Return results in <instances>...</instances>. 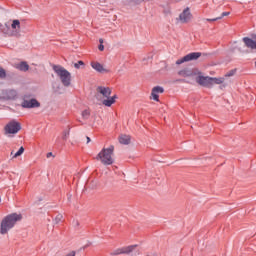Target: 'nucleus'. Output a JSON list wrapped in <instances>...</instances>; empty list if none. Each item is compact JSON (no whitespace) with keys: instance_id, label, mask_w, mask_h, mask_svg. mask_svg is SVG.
Listing matches in <instances>:
<instances>
[{"instance_id":"nucleus-1","label":"nucleus","mask_w":256,"mask_h":256,"mask_svg":"<svg viewBox=\"0 0 256 256\" xmlns=\"http://www.w3.org/2000/svg\"><path fill=\"white\" fill-rule=\"evenodd\" d=\"M23 216L21 214L12 213L4 217L0 224L1 235H7L11 229L15 227L18 221H21Z\"/></svg>"},{"instance_id":"nucleus-2","label":"nucleus","mask_w":256,"mask_h":256,"mask_svg":"<svg viewBox=\"0 0 256 256\" xmlns=\"http://www.w3.org/2000/svg\"><path fill=\"white\" fill-rule=\"evenodd\" d=\"M52 69L56 73L57 77H59L64 87L71 86V72H69V70L65 69L61 65H53Z\"/></svg>"},{"instance_id":"nucleus-3","label":"nucleus","mask_w":256,"mask_h":256,"mask_svg":"<svg viewBox=\"0 0 256 256\" xmlns=\"http://www.w3.org/2000/svg\"><path fill=\"white\" fill-rule=\"evenodd\" d=\"M115 147L110 146L109 148H103L96 156L97 161H101L102 165H113V151Z\"/></svg>"},{"instance_id":"nucleus-4","label":"nucleus","mask_w":256,"mask_h":256,"mask_svg":"<svg viewBox=\"0 0 256 256\" xmlns=\"http://www.w3.org/2000/svg\"><path fill=\"white\" fill-rule=\"evenodd\" d=\"M21 107L23 109H37V108L41 107V103H39V101H37V99L31 98V95L26 94L23 97Z\"/></svg>"},{"instance_id":"nucleus-5","label":"nucleus","mask_w":256,"mask_h":256,"mask_svg":"<svg viewBox=\"0 0 256 256\" xmlns=\"http://www.w3.org/2000/svg\"><path fill=\"white\" fill-rule=\"evenodd\" d=\"M19 98V92L15 89L2 90L0 101H15Z\"/></svg>"},{"instance_id":"nucleus-6","label":"nucleus","mask_w":256,"mask_h":256,"mask_svg":"<svg viewBox=\"0 0 256 256\" xmlns=\"http://www.w3.org/2000/svg\"><path fill=\"white\" fill-rule=\"evenodd\" d=\"M20 129H21V123L15 120L10 121L8 124H6L4 128L5 135H16V133H19Z\"/></svg>"},{"instance_id":"nucleus-7","label":"nucleus","mask_w":256,"mask_h":256,"mask_svg":"<svg viewBox=\"0 0 256 256\" xmlns=\"http://www.w3.org/2000/svg\"><path fill=\"white\" fill-rule=\"evenodd\" d=\"M137 245H130L123 248H118L114 252L111 253V255H130V253H134V255H137Z\"/></svg>"},{"instance_id":"nucleus-8","label":"nucleus","mask_w":256,"mask_h":256,"mask_svg":"<svg viewBox=\"0 0 256 256\" xmlns=\"http://www.w3.org/2000/svg\"><path fill=\"white\" fill-rule=\"evenodd\" d=\"M199 57H201V52L189 53L186 56H184L183 58L178 59L176 61V65H182V63H187L189 61H197V59H199Z\"/></svg>"},{"instance_id":"nucleus-9","label":"nucleus","mask_w":256,"mask_h":256,"mask_svg":"<svg viewBox=\"0 0 256 256\" xmlns=\"http://www.w3.org/2000/svg\"><path fill=\"white\" fill-rule=\"evenodd\" d=\"M196 81L199 85H201L202 87H208L209 89H211V87H213V77H209V76H198L196 78Z\"/></svg>"},{"instance_id":"nucleus-10","label":"nucleus","mask_w":256,"mask_h":256,"mask_svg":"<svg viewBox=\"0 0 256 256\" xmlns=\"http://www.w3.org/2000/svg\"><path fill=\"white\" fill-rule=\"evenodd\" d=\"M243 42L248 49H256V34L252 36V39L244 37Z\"/></svg>"},{"instance_id":"nucleus-11","label":"nucleus","mask_w":256,"mask_h":256,"mask_svg":"<svg viewBox=\"0 0 256 256\" xmlns=\"http://www.w3.org/2000/svg\"><path fill=\"white\" fill-rule=\"evenodd\" d=\"M179 20L181 23H188L191 20V11L189 8L184 9L183 12L180 13Z\"/></svg>"},{"instance_id":"nucleus-12","label":"nucleus","mask_w":256,"mask_h":256,"mask_svg":"<svg viewBox=\"0 0 256 256\" xmlns=\"http://www.w3.org/2000/svg\"><path fill=\"white\" fill-rule=\"evenodd\" d=\"M97 91L105 98L111 97V88L109 87L98 86Z\"/></svg>"},{"instance_id":"nucleus-13","label":"nucleus","mask_w":256,"mask_h":256,"mask_svg":"<svg viewBox=\"0 0 256 256\" xmlns=\"http://www.w3.org/2000/svg\"><path fill=\"white\" fill-rule=\"evenodd\" d=\"M91 67L94 69V71H97V73L107 72V70L99 62H91Z\"/></svg>"},{"instance_id":"nucleus-14","label":"nucleus","mask_w":256,"mask_h":256,"mask_svg":"<svg viewBox=\"0 0 256 256\" xmlns=\"http://www.w3.org/2000/svg\"><path fill=\"white\" fill-rule=\"evenodd\" d=\"M115 99H117V95L114 96H109L108 98H106L105 100L102 101L103 105H105V107H111V105H113V103H115Z\"/></svg>"},{"instance_id":"nucleus-15","label":"nucleus","mask_w":256,"mask_h":256,"mask_svg":"<svg viewBox=\"0 0 256 256\" xmlns=\"http://www.w3.org/2000/svg\"><path fill=\"white\" fill-rule=\"evenodd\" d=\"M119 141L121 145H129L131 143V136L121 135Z\"/></svg>"},{"instance_id":"nucleus-16","label":"nucleus","mask_w":256,"mask_h":256,"mask_svg":"<svg viewBox=\"0 0 256 256\" xmlns=\"http://www.w3.org/2000/svg\"><path fill=\"white\" fill-rule=\"evenodd\" d=\"M178 75H180L181 77H193V75H195V73H193L191 70H180L178 72Z\"/></svg>"},{"instance_id":"nucleus-17","label":"nucleus","mask_w":256,"mask_h":256,"mask_svg":"<svg viewBox=\"0 0 256 256\" xmlns=\"http://www.w3.org/2000/svg\"><path fill=\"white\" fill-rule=\"evenodd\" d=\"M16 69L19 71H29V64L27 62H20L17 66Z\"/></svg>"},{"instance_id":"nucleus-18","label":"nucleus","mask_w":256,"mask_h":256,"mask_svg":"<svg viewBox=\"0 0 256 256\" xmlns=\"http://www.w3.org/2000/svg\"><path fill=\"white\" fill-rule=\"evenodd\" d=\"M224 82H225V77H220V78H213L212 77V86L213 85H221Z\"/></svg>"},{"instance_id":"nucleus-19","label":"nucleus","mask_w":256,"mask_h":256,"mask_svg":"<svg viewBox=\"0 0 256 256\" xmlns=\"http://www.w3.org/2000/svg\"><path fill=\"white\" fill-rule=\"evenodd\" d=\"M9 29H11V27L9 26V24H5L2 28V31L5 35H9L11 37V35H13V32L10 31Z\"/></svg>"},{"instance_id":"nucleus-20","label":"nucleus","mask_w":256,"mask_h":256,"mask_svg":"<svg viewBox=\"0 0 256 256\" xmlns=\"http://www.w3.org/2000/svg\"><path fill=\"white\" fill-rule=\"evenodd\" d=\"M25 153V148L22 146L19 150L12 156V159H17V157H21V154Z\"/></svg>"},{"instance_id":"nucleus-21","label":"nucleus","mask_w":256,"mask_h":256,"mask_svg":"<svg viewBox=\"0 0 256 256\" xmlns=\"http://www.w3.org/2000/svg\"><path fill=\"white\" fill-rule=\"evenodd\" d=\"M12 29H21V22L19 20H13L11 24Z\"/></svg>"},{"instance_id":"nucleus-22","label":"nucleus","mask_w":256,"mask_h":256,"mask_svg":"<svg viewBox=\"0 0 256 256\" xmlns=\"http://www.w3.org/2000/svg\"><path fill=\"white\" fill-rule=\"evenodd\" d=\"M152 91L157 95H159V93H164L165 89L161 86H156L152 89Z\"/></svg>"},{"instance_id":"nucleus-23","label":"nucleus","mask_w":256,"mask_h":256,"mask_svg":"<svg viewBox=\"0 0 256 256\" xmlns=\"http://www.w3.org/2000/svg\"><path fill=\"white\" fill-rule=\"evenodd\" d=\"M69 135H70V130H64L63 135H62V139L64 141H67L69 139Z\"/></svg>"},{"instance_id":"nucleus-24","label":"nucleus","mask_w":256,"mask_h":256,"mask_svg":"<svg viewBox=\"0 0 256 256\" xmlns=\"http://www.w3.org/2000/svg\"><path fill=\"white\" fill-rule=\"evenodd\" d=\"M63 219V215L58 214L55 219H54V224L55 225H59V223H61V220Z\"/></svg>"},{"instance_id":"nucleus-25","label":"nucleus","mask_w":256,"mask_h":256,"mask_svg":"<svg viewBox=\"0 0 256 256\" xmlns=\"http://www.w3.org/2000/svg\"><path fill=\"white\" fill-rule=\"evenodd\" d=\"M82 67H85V62L79 60L77 63L74 64L75 69H81Z\"/></svg>"},{"instance_id":"nucleus-26","label":"nucleus","mask_w":256,"mask_h":256,"mask_svg":"<svg viewBox=\"0 0 256 256\" xmlns=\"http://www.w3.org/2000/svg\"><path fill=\"white\" fill-rule=\"evenodd\" d=\"M236 73H237V69H232L224 75V78L225 77H233V75H235Z\"/></svg>"},{"instance_id":"nucleus-27","label":"nucleus","mask_w":256,"mask_h":256,"mask_svg":"<svg viewBox=\"0 0 256 256\" xmlns=\"http://www.w3.org/2000/svg\"><path fill=\"white\" fill-rule=\"evenodd\" d=\"M7 77V71L0 67V79H5Z\"/></svg>"},{"instance_id":"nucleus-28","label":"nucleus","mask_w":256,"mask_h":256,"mask_svg":"<svg viewBox=\"0 0 256 256\" xmlns=\"http://www.w3.org/2000/svg\"><path fill=\"white\" fill-rule=\"evenodd\" d=\"M90 115H91V112H89V110L82 111V117L84 119H89Z\"/></svg>"},{"instance_id":"nucleus-29","label":"nucleus","mask_w":256,"mask_h":256,"mask_svg":"<svg viewBox=\"0 0 256 256\" xmlns=\"http://www.w3.org/2000/svg\"><path fill=\"white\" fill-rule=\"evenodd\" d=\"M151 96H152L153 101L159 102V94L154 93V92L152 91V92H151Z\"/></svg>"},{"instance_id":"nucleus-30","label":"nucleus","mask_w":256,"mask_h":256,"mask_svg":"<svg viewBox=\"0 0 256 256\" xmlns=\"http://www.w3.org/2000/svg\"><path fill=\"white\" fill-rule=\"evenodd\" d=\"M77 252L75 250H72L70 252H68L65 256H76Z\"/></svg>"},{"instance_id":"nucleus-31","label":"nucleus","mask_w":256,"mask_h":256,"mask_svg":"<svg viewBox=\"0 0 256 256\" xmlns=\"http://www.w3.org/2000/svg\"><path fill=\"white\" fill-rule=\"evenodd\" d=\"M219 20H221V17H216V18H212V19L207 18V19H206V21H210V22L219 21Z\"/></svg>"},{"instance_id":"nucleus-32","label":"nucleus","mask_w":256,"mask_h":256,"mask_svg":"<svg viewBox=\"0 0 256 256\" xmlns=\"http://www.w3.org/2000/svg\"><path fill=\"white\" fill-rule=\"evenodd\" d=\"M228 15H231V12H223L221 14V16H219V17H221V19H223V17H227Z\"/></svg>"},{"instance_id":"nucleus-33","label":"nucleus","mask_w":256,"mask_h":256,"mask_svg":"<svg viewBox=\"0 0 256 256\" xmlns=\"http://www.w3.org/2000/svg\"><path fill=\"white\" fill-rule=\"evenodd\" d=\"M72 225H73V227H79V221L73 220Z\"/></svg>"},{"instance_id":"nucleus-34","label":"nucleus","mask_w":256,"mask_h":256,"mask_svg":"<svg viewBox=\"0 0 256 256\" xmlns=\"http://www.w3.org/2000/svg\"><path fill=\"white\" fill-rule=\"evenodd\" d=\"M98 49H99V51H104L105 50V46L103 44H100L98 46Z\"/></svg>"},{"instance_id":"nucleus-35","label":"nucleus","mask_w":256,"mask_h":256,"mask_svg":"<svg viewBox=\"0 0 256 256\" xmlns=\"http://www.w3.org/2000/svg\"><path fill=\"white\" fill-rule=\"evenodd\" d=\"M46 157H47V159H49V157H53V152H48Z\"/></svg>"},{"instance_id":"nucleus-36","label":"nucleus","mask_w":256,"mask_h":256,"mask_svg":"<svg viewBox=\"0 0 256 256\" xmlns=\"http://www.w3.org/2000/svg\"><path fill=\"white\" fill-rule=\"evenodd\" d=\"M87 143H91V138L89 136L86 137Z\"/></svg>"},{"instance_id":"nucleus-37","label":"nucleus","mask_w":256,"mask_h":256,"mask_svg":"<svg viewBox=\"0 0 256 256\" xmlns=\"http://www.w3.org/2000/svg\"><path fill=\"white\" fill-rule=\"evenodd\" d=\"M100 45H103V39L99 40Z\"/></svg>"},{"instance_id":"nucleus-38","label":"nucleus","mask_w":256,"mask_h":256,"mask_svg":"<svg viewBox=\"0 0 256 256\" xmlns=\"http://www.w3.org/2000/svg\"><path fill=\"white\" fill-rule=\"evenodd\" d=\"M180 81H182L183 83H187V81H186V80H180Z\"/></svg>"},{"instance_id":"nucleus-39","label":"nucleus","mask_w":256,"mask_h":256,"mask_svg":"<svg viewBox=\"0 0 256 256\" xmlns=\"http://www.w3.org/2000/svg\"><path fill=\"white\" fill-rule=\"evenodd\" d=\"M10 155H13V151L10 153Z\"/></svg>"},{"instance_id":"nucleus-40","label":"nucleus","mask_w":256,"mask_h":256,"mask_svg":"<svg viewBox=\"0 0 256 256\" xmlns=\"http://www.w3.org/2000/svg\"><path fill=\"white\" fill-rule=\"evenodd\" d=\"M255 66H256V61H255Z\"/></svg>"}]
</instances>
